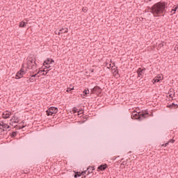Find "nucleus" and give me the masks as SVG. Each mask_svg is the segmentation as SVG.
Segmentation results:
<instances>
[{"label": "nucleus", "instance_id": "nucleus-1", "mask_svg": "<svg viewBox=\"0 0 178 178\" xmlns=\"http://www.w3.org/2000/svg\"><path fill=\"white\" fill-rule=\"evenodd\" d=\"M166 6H168V2L159 1L154 3L152 7H149V10L152 13L154 17H159V15L166 12Z\"/></svg>", "mask_w": 178, "mask_h": 178}, {"label": "nucleus", "instance_id": "nucleus-2", "mask_svg": "<svg viewBox=\"0 0 178 178\" xmlns=\"http://www.w3.org/2000/svg\"><path fill=\"white\" fill-rule=\"evenodd\" d=\"M149 116V113L147 111H143L141 112L134 111L131 115L132 119H136L139 122L141 120H144V119H147Z\"/></svg>", "mask_w": 178, "mask_h": 178}, {"label": "nucleus", "instance_id": "nucleus-3", "mask_svg": "<svg viewBox=\"0 0 178 178\" xmlns=\"http://www.w3.org/2000/svg\"><path fill=\"white\" fill-rule=\"evenodd\" d=\"M28 67H31V69H35L37 67V63H35V58H33L31 56L28 57Z\"/></svg>", "mask_w": 178, "mask_h": 178}, {"label": "nucleus", "instance_id": "nucleus-4", "mask_svg": "<svg viewBox=\"0 0 178 178\" xmlns=\"http://www.w3.org/2000/svg\"><path fill=\"white\" fill-rule=\"evenodd\" d=\"M47 116H52V115H56L58 113V108L56 107H49L47 111Z\"/></svg>", "mask_w": 178, "mask_h": 178}, {"label": "nucleus", "instance_id": "nucleus-5", "mask_svg": "<svg viewBox=\"0 0 178 178\" xmlns=\"http://www.w3.org/2000/svg\"><path fill=\"white\" fill-rule=\"evenodd\" d=\"M136 73L138 74V77H143V76H144V74L145 73V68H138L136 71Z\"/></svg>", "mask_w": 178, "mask_h": 178}, {"label": "nucleus", "instance_id": "nucleus-6", "mask_svg": "<svg viewBox=\"0 0 178 178\" xmlns=\"http://www.w3.org/2000/svg\"><path fill=\"white\" fill-rule=\"evenodd\" d=\"M108 168V164L104 163V164H102L98 166L97 168V170H100L101 172H104V170H106Z\"/></svg>", "mask_w": 178, "mask_h": 178}, {"label": "nucleus", "instance_id": "nucleus-7", "mask_svg": "<svg viewBox=\"0 0 178 178\" xmlns=\"http://www.w3.org/2000/svg\"><path fill=\"white\" fill-rule=\"evenodd\" d=\"M3 119H9L10 118V112L6 111L2 113Z\"/></svg>", "mask_w": 178, "mask_h": 178}, {"label": "nucleus", "instance_id": "nucleus-8", "mask_svg": "<svg viewBox=\"0 0 178 178\" xmlns=\"http://www.w3.org/2000/svg\"><path fill=\"white\" fill-rule=\"evenodd\" d=\"M55 61L52 58H47L46 60L44 61L43 65L45 66L47 65V66L49 65H51V63H54Z\"/></svg>", "mask_w": 178, "mask_h": 178}, {"label": "nucleus", "instance_id": "nucleus-9", "mask_svg": "<svg viewBox=\"0 0 178 178\" xmlns=\"http://www.w3.org/2000/svg\"><path fill=\"white\" fill-rule=\"evenodd\" d=\"M15 76H16V79H22V77L24 76V74L23 72H21L20 71H18Z\"/></svg>", "mask_w": 178, "mask_h": 178}, {"label": "nucleus", "instance_id": "nucleus-10", "mask_svg": "<svg viewBox=\"0 0 178 178\" xmlns=\"http://www.w3.org/2000/svg\"><path fill=\"white\" fill-rule=\"evenodd\" d=\"M1 126H2L3 129H10V126L8 124L3 123V122H0V129H1Z\"/></svg>", "mask_w": 178, "mask_h": 178}, {"label": "nucleus", "instance_id": "nucleus-11", "mask_svg": "<svg viewBox=\"0 0 178 178\" xmlns=\"http://www.w3.org/2000/svg\"><path fill=\"white\" fill-rule=\"evenodd\" d=\"M26 25H27V22H25L24 21H22L21 22H19V27H21L22 29H23L24 27H26Z\"/></svg>", "mask_w": 178, "mask_h": 178}, {"label": "nucleus", "instance_id": "nucleus-12", "mask_svg": "<svg viewBox=\"0 0 178 178\" xmlns=\"http://www.w3.org/2000/svg\"><path fill=\"white\" fill-rule=\"evenodd\" d=\"M59 31L61 33V34H63L65 33H67L69 31V29L63 28V29H60Z\"/></svg>", "mask_w": 178, "mask_h": 178}, {"label": "nucleus", "instance_id": "nucleus-13", "mask_svg": "<svg viewBox=\"0 0 178 178\" xmlns=\"http://www.w3.org/2000/svg\"><path fill=\"white\" fill-rule=\"evenodd\" d=\"M177 9H178V5L174 6L172 10H171V13H172V12H174L172 13V15H175V13H176V11L177 10Z\"/></svg>", "mask_w": 178, "mask_h": 178}, {"label": "nucleus", "instance_id": "nucleus-14", "mask_svg": "<svg viewBox=\"0 0 178 178\" xmlns=\"http://www.w3.org/2000/svg\"><path fill=\"white\" fill-rule=\"evenodd\" d=\"M159 81H161V79H159L157 78V76H156L152 81V82L153 83V84H155V83H159Z\"/></svg>", "mask_w": 178, "mask_h": 178}, {"label": "nucleus", "instance_id": "nucleus-15", "mask_svg": "<svg viewBox=\"0 0 178 178\" xmlns=\"http://www.w3.org/2000/svg\"><path fill=\"white\" fill-rule=\"evenodd\" d=\"M176 106H177V108H178V104L172 103V104L168 105V108H176Z\"/></svg>", "mask_w": 178, "mask_h": 178}, {"label": "nucleus", "instance_id": "nucleus-16", "mask_svg": "<svg viewBox=\"0 0 178 178\" xmlns=\"http://www.w3.org/2000/svg\"><path fill=\"white\" fill-rule=\"evenodd\" d=\"M95 90L96 92L101 93V88L99 86H95Z\"/></svg>", "mask_w": 178, "mask_h": 178}, {"label": "nucleus", "instance_id": "nucleus-17", "mask_svg": "<svg viewBox=\"0 0 178 178\" xmlns=\"http://www.w3.org/2000/svg\"><path fill=\"white\" fill-rule=\"evenodd\" d=\"M87 176H88V175H90V173H92V170H91V167H89L87 168Z\"/></svg>", "mask_w": 178, "mask_h": 178}, {"label": "nucleus", "instance_id": "nucleus-18", "mask_svg": "<svg viewBox=\"0 0 178 178\" xmlns=\"http://www.w3.org/2000/svg\"><path fill=\"white\" fill-rule=\"evenodd\" d=\"M16 136H17V131H14L10 134L11 138H14V137H16Z\"/></svg>", "mask_w": 178, "mask_h": 178}, {"label": "nucleus", "instance_id": "nucleus-19", "mask_svg": "<svg viewBox=\"0 0 178 178\" xmlns=\"http://www.w3.org/2000/svg\"><path fill=\"white\" fill-rule=\"evenodd\" d=\"M80 176H81V172H75L74 174L75 178L80 177Z\"/></svg>", "mask_w": 178, "mask_h": 178}, {"label": "nucleus", "instance_id": "nucleus-20", "mask_svg": "<svg viewBox=\"0 0 178 178\" xmlns=\"http://www.w3.org/2000/svg\"><path fill=\"white\" fill-rule=\"evenodd\" d=\"M24 65L22 64V67L20 69V70L19 72H21L22 73H24V74H26V72H24Z\"/></svg>", "mask_w": 178, "mask_h": 178}, {"label": "nucleus", "instance_id": "nucleus-21", "mask_svg": "<svg viewBox=\"0 0 178 178\" xmlns=\"http://www.w3.org/2000/svg\"><path fill=\"white\" fill-rule=\"evenodd\" d=\"M83 94H84V95H87L88 94H90V90H88V89H85V90H83Z\"/></svg>", "mask_w": 178, "mask_h": 178}, {"label": "nucleus", "instance_id": "nucleus-22", "mask_svg": "<svg viewBox=\"0 0 178 178\" xmlns=\"http://www.w3.org/2000/svg\"><path fill=\"white\" fill-rule=\"evenodd\" d=\"M14 123H19V118L14 115Z\"/></svg>", "mask_w": 178, "mask_h": 178}, {"label": "nucleus", "instance_id": "nucleus-23", "mask_svg": "<svg viewBox=\"0 0 178 178\" xmlns=\"http://www.w3.org/2000/svg\"><path fill=\"white\" fill-rule=\"evenodd\" d=\"M78 110H79V109H77V108L74 107V108H72V112H73V113H78Z\"/></svg>", "mask_w": 178, "mask_h": 178}, {"label": "nucleus", "instance_id": "nucleus-24", "mask_svg": "<svg viewBox=\"0 0 178 178\" xmlns=\"http://www.w3.org/2000/svg\"><path fill=\"white\" fill-rule=\"evenodd\" d=\"M72 90H74V87L67 88L66 91L67 92H70V91H72Z\"/></svg>", "mask_w": 178, "mask_h": 178}, {"label": "nucleus", "instance_id": "nucleus-25", "mask_svg": "<svg viewBox=\"0 0 178 178\" xmlns=\"http://www.w3.org/2000/svg\"><path fill=\"white\" fill-rule=\"evenodd\" d=\"M15 129H17V130H22V126H20V125H16V126H15Z\"/></svg>", "mask_w": 178, "mask_h": 178}, {"label": "nucleus", "instance_id": "nucleus-26", "mask_svg": "<svg viewBox=\"0 0 178 178\" xmlns=\"http://www.w3.org/2000/svg\"><path fill=\"white\" fill-rule=\"evenodd\" d=\"M91 94H95V87H94L93 88L91 89Z\"/></svg>", "mask_w": 178, "mask_h": 178}, {"label": "nucleus", "instance_id": "nucleus-27", "mask_svg": "<svg viewBox=\"0 0 178 178\" xmlns=\"http://www.w3.org/2000/svg\"><path fill=\"white\" fill-rule=\"evenodd\" d=\"M86 174H87V170L83 171L82 172H81V176H84Z\"/></svg>", "mask_w": 178, "mask_h": 178}, {"label": "nucleus", "instance_id": "nucleus-28", "mask_svg": "<svg viewBox=\"0 0 178 178\" xmlns=\"http://www.w3.org/2000/svg\"><path fill=\"white\" fill-rule=\"evenodd\" d=\"M156 77H157V79H159V80H162L163 79H162V76H161V75H157Z\"/></svg>", "mask_w": 178, "mask_h": 178}, {"label": "nucleus", "instance_id": "nucleus-29", "mask_svg": "<svg viewBox=\"0 0 178 178\" xmlns=\"http://www.w3.org/2000/svg\"><path fill=\"white\" fill-rule=\"evenodd\" d=\"M80 112H83V108L79 109V111L78 110V116H80V114L81 113Z\"/></svg>", "mask_w": 178, "mask_h": 178}, {"label": "nucleus", "instance_id": "nucleus-30", "mask_svg": "<svg viewBox=\"0 0 178 178\" xmlns=\"http://www.w3.org/2000/svg\"><path fill=\"white\" fill-rule=\"evenodd\" d=\"M175 140L174 139H170L169 141H168V143H171V144H174V143H175Z\"/></svg>", "mask_w": 178, "mask_h": 178}, {"label": "nucleus", "instance_id": "nucleus-31", "mask_svg": "<svg viewBox=\"0 0 178 178\" xmlns=\"http://www.w3.org/2000/svg\"><path fill=\"white\" fill-rule=\"evenodd\" d=\"M45 72V68H44L42 70H39L38 72V74H40V73H42Z\"/></svg>", "mask_w": 178, "mask_h": 178}, {"label": "nucleus", "instance_id": "nucleus-32", "mask_svg": "<svg viewBox=\"0 0 178 178\" xmlns=\"http://www.w3.org/2000/svg\"><path fill=\"white\" fill-rule=\"evenodd\" d=\"M169 145V142L166 143L165 144H163L162 147H168Z\"/></svg>", "mask_w": 178, "mask_h": 178}, {"label": "nucleus", "instance_id": "nucleus-33", "mask_svg": "<svg viewBox=\"0 0 178 178\" xmlns=\"http://www.w3.org/2000/svg\"><path fill=\"white\" fill-rule=\"evenodd\" d=\"M163 43H160V44H159V48H162V47H163Z\"/></svg>", "mask_w": 178, "mask_h": 178}, {"label": "nucleus", "instance_id": "nucleus-34", "mask_svg": "<svg viewBox=\"0 0 178 178\" xmlns=\"http://www.w3.org/2000/svg\"><path fill=\"white\" fill-rule=\"evenodd\" d=\"M82 10L83 11V12H87V7H83V8H82Z\"/></svg>", "mask_w": 178, "mask_h": 178}, {"label": "nucleus", "instance_id": "nucleus-35", "mask_svg": "<svg viewBox=\"0 0 178 178\" xmlns=\"http://www.w3.org/2000/svg\"><path fill=\"white\" fill-rule=\"evenodd\" d=\"M45 69H49L51 67V66L49 65H45L44 66Z\"/></svg>", "mask_w": 178, "mask_h": 178}, {"label": "nucleus", "instance_id": "nucleus-36", "mask_svg": "<svg viewBox=\"0 0 178 178\" xmlns=\"http://www.w3.org/2000/svg\"><path fill=\"white\" fill-rule=\"evenodd\" d=\"M19 124L24 125V120H22L21 122H19Z\"/></svg>", "mask_w": 178, "mask_h": 178}, {"label": "nucleus", "instance_id": "nucleus-37", "mask_svg": "<svg viewBox=\"0 0 178 178\" xmlns=\"http://www.w3.org/2000/svg\"><path fill=\"white\" fill-rule=\"evenodd\" d=\"M37 74H38V73H37V74H35L32 75L31 77H32V78H34V77H35V76H37Z\"/></svg>", "mask_w": 178, "mask_h": 178}, {"label": "nucleus", "instance_id": "nucleus-38", "mask_svg": "<svg viewBox=\"0 0 178 178\" xmlns=\"http://www.w3.org/2000/svg\"><path fill=\"white\" fill-rule=\"evenodd\" d=\"M127 162L126 161H123L122 163V165H127Z\"/></svg>", "mask_w": 178, "mask_h": 178}, {"label": "nucleus", "instance_id": "nucleus-39", "mask_svg": "<svg viewBox=\"0 0 178 178\" xmlns=\"http://www.w3.org/2000/svg\"><path fill=\"white\" fill-rule=\"evenodd\" d=\"M90 168H91L92 172V170H95V167H90Z\"/></svg>", "mask_w": 178, "mask_h": 178}, {"label": "nucleus", "instance_id": "nucleus-40", "mask_svg": "<svg viewBox=\"0 0 178 178\" xmlns=\"http://www.w3.org/2000/svg\"><path fill=\"white\" fill-rule=\"evenodd\" d=\"M170 97L172 98V90H170Z\"/></svg>", "mask_w": 178, "mask_h": 178}, {"label": "nucleus", "instance_id": "nucleus-41", "mask_svg": "<svg viewBox=\"0 0 178 178\" xmlns=\"http://www.w3.org/2000/svg\"><path fill=\"white\" fill-rule=\"evenodd\" d=\"M44 72H46V74L49 72V70H44Z\"/></svg>", "mask_w": 178, "mask_h": 178}, {"label": "nucleus", "instance_id": "nucleus-42", "mask_svg": "<svg viewBox=\"0 0 178 178\" xmlns=\"http://www.w3.org/2000/svg\"><path fill=\"white\" fill-rule=\"evenodd\" d=\"M24 127H26V125H22V126H21V129H24Z\"/></svg>", "mask_w": 178, "mask_h": 178}, {"label": "nucleus", "instance_id": "nucleus-43", "mask_svg": "<svg viewBox=\"0 0 178 178\" xmlns=\"http://www.w3.org/2000/svg\"><path fill=\"white\" fill-rule=\"evenodd\" d=\"M60 34H62V32H60V31L58 32V35H60Z\"/></svg>", "mask_w": 178, "mask_h": 178}, {"label": "nucleus", "instance_id": "nucleus-44", "mask_svg": "<svg viewBox=\"0 0 178 178\" xmlns=\"http://www.w3.org/2000/svg\"><path fill=\"white\" fill-rule=\"evenodd\" d=\"M91 72H92V73H94V69H92V70H91Z\"/></svg>", "mask_w": 178, "mask_h": 178}, {"label": "nucleus", "instance_id": "nucleus-45", "mask_svg": "<svg viewBox=\"0 0 178 178\" xmlns=\"http://www.w3.org/2000/svg\"><path fill=\"white\" fill-rule=\"evenodd\" d=\"M2 131H5V128L1 129Z\"/></svg>", "mask_w": 178, "mask_h": 178}, {"label": "nucleus", "instance_id": "nucleus-46", "mask_svg": "<svg viewBox=\"0 0 178 178\" xmlns=\"http://www.w3.org/2000/svg\"><path fill=\"white\" fill-rule=\"evenodd\" d=\"M46 74H45V73H43V74H42V76H46Z\"/></svg>", "mask_w": 178, "mask_h": 178}, {"label": "nucleus", "instance_id": "nucleus-47", "mask_svg": "<svg viewBox=\"0 0 178 178\" xmlns=\"http://www.w3.org/2000/svg\"><path fill=\"white\" fill-rule=\"evenodd\" d=\"M31 80H34V78L31 77Z\"/></svg>", "mask_w": 178, "mask_h": 178}, {"label": "nucleus", "instance_id": "nucleus-48", "mask_svg": "<svg viewBox=\"0 0 178 178\" xmlns=\"http://www.w3.org/2000/svg\"><path fill=\"white\" fill-rule=\"evenodd\" d=\"M1 128H0L1 130H2V129H3V127H2V126H1Z\"/></svg>", "mask_w": 178, "mask_h": 178}, {"label": "nucleus", "instance_id": "nucleus-49", "mask_svg": "<svg viewBox=\"0 0 178 178\" xmlns=\"http://www.w3.org/2000/svg\"><path fill=\"white\" fill-rule=\"evenodd\" d=\"M149 2H151V1H152V0H148Z\"/></svg>", "mask_w": 178, "mask_h": 178}]
</instances>
